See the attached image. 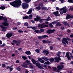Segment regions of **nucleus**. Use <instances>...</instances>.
<instances>
[{"label":"nucleus","mask_w":73,"mask_h":73,"mask_svg":"<svg viewBox=\"0 0 73 73\" xmlns=\"http://www.w3.org/2000/svg\"><path fill=\"white\" fill-rule=\"evenodd\" d=\"M21 3H22V2H21V0H15V1H13L12 2H10V4L14 7L18 8L19 7H20L21 5Z\"/></svg>","instance_id":"nucleus-1"},{"label":"nucleus","mask_w":73,"mask_h":73,"mask_svg":"<svg viewBox=\"0 0 73 73\" xmlns=\"http://www.w3.org/2000/svg\"><path fill=\"white\" fill-rule=\"evenodd\" d=\"M25 3H23L22 4V7L23 9H27L29 7V5L27 3H29L31 1V0H23Z\"/></svg>","instance_id":"nucleus-2"},{"label":"nucleus","mask_w":73,"mask_h":73,"mask_svg":"<svg viewBox=\"0 0 73 73\" xmlns=\"http://www.w3.org/2000/svg\"><path fill=\"white\" fill-rule=\"evenodd\" d=\"M13 42L17 46H19L20 44H21V43L22 42V41L20 40H13Z\"/></svg>","instance_id":"nucleus-3"},{"label":"nucleus","mask_w":73,"mask_h":73,"mask_svg":"<svg viewBox=\"0 0 73 73\" xmlns=\"http://www.w3.org/2000/svg\"><path fill=\"white\" fill-rule=\"evenodd\" d=\"M44 5V4L42 3H40L38 5V7H37L35 8V9H38V11H39L42 9V6Z\"/></svg>","instance_id":"nucleus-4"},{"label":"nucleus","mask_w":73,"mask_h":73,"mask_svg":"<svg viewBox=\"0 0 73 73\" xmlns=\"http://www.w3.org/2000/svg\"><path fill=\"white\" fill-rule=\"evenodd\" d=\"M60 11H63L62 12L60 11V15H62L63 13H65L66 12H67V10L66 8L63 7L62 8L60 9Z\"/></svg>","instance_id":"nucleus-5"},{"label":"nucleus","mask_w":73,"mask_h":73,"mask_svg":"<svg viewBox=\"0 0 73 73\" xmlns=\"http://www.w3.org/2000/svg\"><path fill=\"white\" fill-rule=\"evenodd\" d=\"M54 59L55 60V61H54V62H57V63H58L59 62H60V61L61 60L60 57H55Z\"/></svg>","instance_id":"nucleus-6"},{"label":"nucleus","mask_w":73,"mask_h":73,"mask_svg":"<svg viewBox=\"0 0 73 73\" xmlns=\"http://www.w3.org/2000/svg\"><path fill=\"white\" fill-rule=\"evenodd\" d=\"M3 20V21H5V22H7V18L6 17H4L1 16H0V20Z\"/></svg>","instance_id":"nucleus-7"},{"label":"nucleus","mask_w":73,"mask_h":73,"mask_svg":"<svg viewBox=\"0 0 73 73\" xmlns=\"http://www.w3.org/2000/svg\"><path fill=\"white\" fill-rule=\"evenodd\" d=\"M35 65H36V66H37L39 69H44V67H42V66H40V64L39 63H36Z\"/></svg>","instance_id":"nucleus-8"},{"label":"nucleus","mask_w":73,"mask_h":73,"mask_svg":"<svg viewBox=\"0 0 73 73\" xmlns=\"http://www.w3.org/2000/svg\"><path fill=\"white\" fill-rule=\"evenodd\" d=\"M64 65H61V64H59L57 66V68L58 70H62L64 68Z\"/></svg>","instance_id":"nucleus-9"},{"label":"nucleus","mask_w":73,"mask_h":73,"mask_svg":"<svg viewBox=\"0 0 73 73\" xmlns=\"http://www.w3.org/2000/svg\"><path fill=\"white\" fill-rule=\"evenodd\" d=\"M0 27L2 28V31H4V32H6L7 31V28L5 26H3V25H0Z\"/></svg>","instance_id":"nucleus-10"},{"label":"nucleus","mask_w":73,"mask_h":73,"mask_svg":"<svg viewBox=\"0 0 73 73\" xmlns=\"http://www.w3.org/2000/svg\"><path fill=\"white\" fill-rule=\"evenodd\" d=\"M40 18H41L40 17H38V15H36V18L34 19V21H39L40 20Z\"/></svg>","instance_id":"nucleus-11"},{"label":"nucleus","mask_w":73,"mask_h":73,"mask_svg":"<svg viewBox=\"0 0 73 73\" xmlns=\"http://www.w3.org/2000/svg\"><path fill=\"white\" fill-rule=\"evenodd\" d=\"M66 56L67 57L68 59L69 60H71V58L70 57V56H69V52H67L66 53Z\"/></svg>","instance_id":"nucleus-12"},{"label":"nucleus","mask_w":73,"mask_h":73,"mask_svg":"<svg viewBox=\"0 0 73 73\" xmlns=\"http://www.w3.org/2000/svg\"><path fill=\"white\" fill-rule=\"evenodd\" d=\"M38 28H41L42 29L44 28V24L42 23L41 24H39L38 25Z\"/></svg>","instance_id":"nucleus-13"},{"label":"nucleus","mask_w":73,"mask_h":73,"mask_svg":"<svg viewBox=\"0 0 73 73\" xmlns=\"http://www.w3.org/2000/svg\"><path fill=\"white\" fill-rule=\"evenodd\" d=\"M12 35H13V34L12 33H8L6 35V37L7 38H10V37L12 36Z\"/></svg>","instance_id":"nucleus-14"},{"label":"nucleus","mask_w":73,"mask_h":73,"mask_svg":"<svg viewBox=\"0 0 73 73\" xmlns=\"http://www.w3.org/2000/svg\"><path fill=\"white\" fill-rule=\"evenodd\" d=\"M42 42L43 43H44V44H48V43H51V44H52V43H53V42H52L49 40L46 41L45 40H43Z\"/></svg>","instance_id":"nucleus-15"},{"label":"nucleus","mask_w":73,"mask_h":73,"mask_svg":"<svg viewBox=\"0 0 73 73\" xmlns=\"http://www.w3.org/2000/svg\"><path fill=\"white\" fill-rule=\"evenodd\" d=\"M31 61L32 63L33 64H34V65H35V64H36L37 62H38V61H36L35 60L34 58H32L31 59Z\"/></svg>","instance_id":"nucleus-16"},{"label":"nucleus","mask_w":73,"mask_h":73,"mask_svg":"<svg viewBox=\"0 0 73 73\" xmlns=\"http://www.w3.org/2000/svg\"><path fill=\"white\" fill-rule=\"evenodd\" d=\"M73 16H71V15L69 14H68L66 17V20H68L69 19L73 18Z\"/></svg>","instance_id":"nucleus-17"},{"label":"nucleus","mask_w":73,"mask_h":73,"mask_svg":"<svg viewBox=\"0 0 73 73\" xmlns=\"http://www.w3.org/2000/svg\"><path fill=\"white\" fill-rule=\"evenodd\" d=\"M49 61L51 63H53L54 61V58H50L49 59Z\"/></svg>","instance_id":"nucleus-18"},{"label":"nucleus","mask_w":73,"mask_h":73,"mask_svg":"<svg viewBox=\"0 0 73 73\" xmlns=\"http://www.w3.org/2000/svg\"><path fill=\"white\" fill-rule=\"evenodd\" d=\"M2 24L4 26H8L9 25V23L7 22H3Z\"/></svg>","instance_id":"nucleus-19"},{"label":"nucleus","mask_w":73,"mask_h":73,"mask_svg":"<svg viewBox=\"0 0 73 73\" xmlns=\"http://www.w3.org/2000/svg\"><path fill=\"white\" fill-rule=\"evenodd\" d=\"M32 12V8L30 9L29 11L27 12L28 15H30Z\"/></svg>","instance_id":"nucleus-20"},{"label":"nucleus","mask_w":73,"mask_h":73,"mask_svg":"<svg viewBox=\"0 0 73 73\" xmlns=\"http://www.w3.org/2000/svg\"><path fill=\"white\" fill-rule=\"evenodd\" d=\"M62 53V52L61 51H58V52L56 53V55L58 57H61V56H60V54Z\"/></svg>","instance_id":"nucleus-21"},{"label":"nucleus","mask_w":73,"mask_h":73,"mask_svg":"<svg viewBox=\"0 0 73 73\" xmlns=\"http://www.w3.org/2000/svg\"><path fill=\"white\" fill-rule=\"evenodd\" d=\"M25 64H26L27 65H31L30 61L28 60H27L25 62Z\"/></svg>","instance_id":"nucleus-22"},{"label":"nucleus","mask_w":73,"mask_h":73,"mask_svg":"<svg viewBox=\"0 0 73 73\" xmlns=\"http://www.w3.org/2000/svg\"><path fill=\"white\" fill-rule=\"evenodd\" d=\"M43 52L46 53V55H48V54L49 53V51L46 50H43Z\"/></svg>","instance_id":"nucleus-23"},{"label":"nucleus","mask_w":73,"mask_h":73,"mask_svg":"<svg viewBox=\"0 0 73 73\" xmlns=\"http://www.w3.org/2000/svg\"><path fill=\"white\" fill-rule=\"evenodd\" d=\"M24 64H25V65L22 64V67H23V68H28V66L27 65V64H24Z\"/></svg>","instance_id":"nucleus-24"},{"label":"nucleus","mask_w":73,"mask_h":73,"mask_svg":"<svg viewBox=\"0 0 73 73\" xmlns=\"http://www.w3.org/2000/svg\"><path fill=\"white\" fill-rule=\"evenodd\" d=\"M44 65H50V64H51V63L49 61H47L44 62Z\"/></svg>","instance_id":"nucleus-25"},{"label":"nucleus","mask_w":73,"mask_h":73,"mask_svg":"<svg viewBox=\"0 0 73 73\" xmlns=\"http://www.w3.org/2000/svg\"><path fill=\"white\" fill-rule=\"evenodd\" d=\"M63 40H64L66 44H68L69 43V41H68L65 38H63Z\"/></svg>","instance_id":"nucleus-26"},{"label":"nucleus","mask_w":73,"mask_h":73,"mask_svg":"<svg viewBox=\"0 0 73 73\" xmlns=\"http://www.w3.org/2000/svg\"><path fill=\"white\" fill-rule=\"evenodd\" d=\"M25 53L27 54V55L31 54V53L29 51H27L25 52Z\"/></svg>","instance_id":"nucleus-27"},{"label":"nucleus","mask_w":73,"mask_h":73,"mask_svg":"<svg viewBox=\"0 0 73 73\" xmlns=\"http://www.w3.org/2000/svg\"><path fill=\"white\" fill-rule=\"evenodd\" d=\"M34 32L35 33H41V32L40 31H39L38 30H36L34 31Z\"/></svg>","instance_id":"nucleus-28"},{"label":"nucleus","mask_w":73,"mask_h":73,"mask_svg":"<svg viewBox=\"0 0 73 73\" xmlns=\"http://www.w3.org/2000/svg\"><path fill=\"white\" fill-rule=\"evenodd\" d=\"M5 9V7L4 5L0 7V9H2V10H4Z\"/></svg>","instance_id":"nucleus-29"},{"label":"nucleus","mask_w":73,"mask_h":73,"mask_svg":"<svg viewBox=\"0 0 73 73\" xmlns=\"http://www.w3.org/2000/svg\"><path fill=\"white\" fill-rule=\"evenodd\" d=\"M22 58L24 60H27L28 59V58L27 57L25 56H22Z\"/></svg>","instance_id":"nucleus-30"},{"label":"nucleus","mask_w":73,"mask_h":73,"mask_svg":"<svg viewBox=\"0 0 73 73\" xmlns=\"http://www.w3.org/2000/svg\"><path fill=\"white\" fill-rule=\"evenodd\" d=\"M61 25V24L59 22H58L56 24V27H57V26H59V27H60Z\"/></svg>","instance_id":"nucleus-31"},{"label":"nucleus","mask_w":73,"mask_h":73,"mask_svg":"<svg viewBox=\"0 0 73 73\" xmlns=\"http://www.w3.org/2000/svg\"><path fill=\"white\" fill-rule=\"evenodd\" d=\"M23 20H24L25 19H29V17L27 16H25V17H23Z\"/></svg>","instance_id":"nucleus-32"},{"label":"nucleus","mask_w":73,"mask_h":73,"mask_svg":"<svg viewBox=\"0 0 73 73\" xmlns=\"http://www.w3.org/2000/svg\"><path fill=\"white\" fill-rule=\"evenodd\" d=\"M50 17H48L47 19H44V20L45 21H49L50 20Z\"/></svg>","instance_id":"nucleus-33"},{"label":"nucleus","mask_w":73,"mask_h":73,"mask_svg":"<svg viewBox=\"0 0 73 73\" xmlns=\"http://www.w3.org/2000/svg\"><path fill=\"white\" fill-rule=\"evenodd\" d=\"M52 13H53V14H54V15H58V11H57L55 12H53Z\"/></svg>","instance_id":"nucleus-34"},{"label":"nucleus","mask_w":73,"mask_h":73,"mask_svg":"<svg viewBox=\"0 0 73 73\" xmlns=\"http://www.w3.org/2000/svg\"><path fill=\"white\" fill-rule=\"evenodd\" d=\"M42 10H48V9H47V8L45 7H42Z\"/></svg>","instance_id":"nucleus-35"},{"label":"nucleus","mask_w":73,"mask_h":73,"mask_svg":"<svg viewBox=\"0 0 73 73\" xmlns=\"http://www.w3.org/2000/svg\"><path fill=\"white\" fill-rule=\"evenodd\" d=\"M17 70H18V71H20L21 70V69L20 68V66H19L17 68Z\"/></svg>","instance_id":"nucleus-36"},{"label":"nucleus","mask_w":73,"mask_h":73,"mask_svg":"<svg viewBox=\"0 0 73 73\" xmlns=\"http://www.w3.org/2000/svg\"><path fill=\"white\" fill-rule=\"evenodd\" d=\"M30 28H31L32 29H33L34 30H36V29H37V27H31Z\"/></svg>","instance_id":"nucleus-37"},{"label":"nucleus","mask_w":73,"mask_h":73,"mask_svg":"<svg viewBox=\"0 0 73 73\" xmlns=\"http://www.w3.org/2000/svg\"><path fill=\"white\" fill-rule=\"evenodd\" d=\"M32 17H33V15H29V19H32Z\"/></svg>","instance_id":"nucleus-38"},{"label":"nucleus","mask_w":73,"mask_h":73,"mask_svg":"<svg viewBox=\"0 0 73 73\" xmlns=\"http://www.w3.org/2000/svg\"><path fill=\"white\" fill-rule=\"evenodd\" d=\"M47 33L48 34H51V30H48L47 31Z\"/></svg>","instance_id":"nucleus-39"},{"label":"nucleus","mask_w":73,"mask_h":73,"mask_svg":"<svg viewBox=\"0 0 73 73\" xmlns=\"http://www.w3.org/2000/svg\"><path fill=\"white\" fill-rule=\"evenodd\" d=\"M49 26L50 27V28H53V25L52 24V23H50L49 24Z\"/></svg>","instance_id":"nucleus-40"},{"label":"nucleus","mask_w":73,"mask_h":73,"mask_svg":"<svg viewBox=\"0 0 73 73\" xmlns=\"http://www.w3.org/2000/svg\"><path fill=\"white\" fill-rule=\"evenodd\" d=\"M18 32L19 33H23V31H22V30H20L18 31Z\"/></svg>","instance_id":"nucleus-41"},{"label":"nucleus","mask_w":73,"mask_h":73,"mask_svg":"<svg viewBox=\"0 0 73 73\" xmlns=\"http://www.w3.org/2000/svg\"><path fill=\"white\" fill-rule=\"evenodd\" d=\"M35 52H36V53H38L40 52V50H39V49H36L35 50Z\"/></svg>","instance_id":"nucleus-42"},{"label":"nucleus","mask_w":73,"mask_h":73,"mask_svg":"<svg viewBox=\"0 0 73 73\" xmlns=\"http://www.w3.org/2000/svg\"><path fill=\"white\" fill-rule=\"evenodd\" d=\"M73 0H68V3H73Z\"/></svg>","instance_id":"nucleus-43"},{"label":"nucleus","mask_w":73,"mask_h":73,"mask_svg":"<svg viewBox=\"0 0 73 73\" xmlns=\"http://www.w3.org/2000/svg\"><path fill=\"white\" fill-rule=\"evenodd\" d=\"M54 32H55V29L51 30V33H53Z\"/></svg>","instance_id":"nucleus-44"},{"label":"nucleus","mask_w":73,"mask_h":73,"mask_svg":"<svg viewBox=\"0 0 73 73\" xmlns=\"http://www.w3.org/2000/svg\"><path fill=\"white\" fill-rule=\"evenodd\" d=\"M43 38H46V37H48V36L46 35H44L42 36Z\"/></svg>","instance_id":"nucleus-45"},{"label":"nucleus","mask_w":73,"mask_h":73,"mask_svg":"<svg viewBox=\"0 0 73 73\" xmlns=\"http://www.w3.org/2000/svg\"><path fill=\"white\" fill-rule=\"evenodd\" d=\"M38 39H42L43 38V37L42 36H38Z\"/></svg>","instance_id":"nucleus-46"},{"label":"nucleus","mask_w":73,"mask_h":73,"mask_svg":"<svg viewBox=\"0 0 73 73\" xmlns=\"http://www.w3.org/2000/svg\"><path fill=\"white\" fill-rule=\"evenodd\" d=\"M63 24L64 25H68V23L66 22H64L63 23Z\"/></svg>","instance_id":"nucleus-47"},{"label":"nucleus","mask_w":73,"mask_h":73,"mask_svg":"<svg viewBox=\"0 0 73 73\" xmlns=\"http://www.w3.org/2000/svg\"><path fill=\"white\" fill-rule=\"evenodd\" d=\"M38 60L39 61H40V62L41 61V60H42V59L41 58H38Z\"/></svg>","instance_id":"nucleus-48"},{"label":"nucleus","mask_w":73,"mask_h":73,"mask_svg":"<svg viewBox=\"0 0 73 73\" xmlns=\"http://www.w3.org/2000/svg\"><path fill=\"white\" fill-rule=\"evenodd\" d=\"M6 65H5V64H2V68H5V67Z\"/></svg>","instance_id":"nucleus-49"},{"label":"nucleus","mask_w":73,"mask_h":73,"mask_svg":"<svg viewBox=\"0 0 73 73\" xmlns=\"http://www.w3.org/2000/svg\"><path fill=\"white\" fill-rule=\"evenodd\" d=\"M66 39L67 41H70V39L68 37H67Z\"/></svg>","instance_id":"nucleus-50"},{"label":"nucleus","mask_w":73,"mask_h":73,"mask_svg":"<svg viewBox=\"0 0 73 73\" xmlns=\"http://www.w3.org/2000/svg\"><path fill=\"white\" fill-rule=\"evenodd\" d=\"M29 67L30 68H31V69H33V66L32 65H30L29 66Z\"/></svg>","instance_id":"nucleus-51"},{"label":"nucleus","mask_w":73,"mask_h":73,"mask_svg":"<svg viewBox=\"0 0 73 73\" xmlns=\"http://www.w3.org/2000/svg\"><path fill=\"white\" fill-rule=\"evenodd\" d=\"M28 23H26L24 24V25L25 26H28Z\"/></svg>","instance_id":"nucleus-52"},{"label":"nucleus","mask_w":73,"mask_h":73,"mask_svg":"<svg viewBox=\"0 0 73 73\" xmlns=\"http://www.w3.org/2000/svg\"><path fill=\"white\" fill-rule=\"evenodd\" d=\"M62 43H63V44H65V45H66V42H64V40H62Z\"/></svg>","instance_id":"nucleus-53"},{"label":"nucleus","mask_w":73,"mask_h":73,"mask_svg":"<svg viewBox=\"0 0 73 73\" xmlns=\"http://www.w3.org/2000/svg\"><path fill=\"white\" fill-rule=\"evenodd\" d=\"M50 50H52L53 49V47L52 46H50Z\"/></svg>","instance_id":"nucleus-54"},{"label":"nucleus","mask_w":73,"mask_h":73,"mask_svg":"<svg viewBox=\"0 0 73 73\" xmlns=\"http://www.w3.org/2000/svg\"><path fill=\"white\" fill-rule=\"evenodd\" d=\"M44 61H49V59H48L47 58H46L44 59Z\"/></svg>","instance_id":"nucleus-55"},{"label":"nucleus","mask_w":73,"mask_h":73,"mask_svg":"<svg viewBox=\"0 0 73 73\" xmlns=\"http://www.w3.org/2000/svg\"><path fill=\"white\" fill-rule=\"evenodd\" d=\"M5 46V44L3 43L2 45L1 46V47H4V46Z\"/></svg>","instance_id":"nucleus-56"},{"label":"nucleus","mask_w":73,"mask_h":73,"mask_svg":"<svg viewBox=\"0 0 73 73\" xmlns=\"http://www.w3.org/2000/svg\"><path fill=\"white\" fill-rule=\"evenodd\" d=\"M41 63H42V64H43V63H44L45 62V61L44 60H41L40 62Z\"/></svg>","instance_id":"nucleus-57"},{"label":"nucleus","mask_w":73,"mask_h":73,"mask_svg":"<svg viewBox=\"0 0 73 73\" xmlns=\"http://www.w3.org/2000/svg\"><path fill=\"white\" fill-rule=\"evenodd\" d=\"M40 32H44V30L43 29H40Z\"/></svg>","instance_id":"nucleus-58"},{"label":"nucleus","mask_w":73,"mask_h":73,"mask_svg":"<svg viewBox=\"0 0 73 73\" xmlns=\"http://www.w3.org/2000/svg\"><path fill=\"white\" fill-rule=\"evenodd\" d=\"M44 28H46V27H48V25L44 24Z\"/></svg>","instance_id":"nucleus-59"},{"label":"nucleus","mask_w":73,"mask_h":73,"mask_svg":"<svg viewBox=\"0 0 73 73\" xmlns=\"http://www.w3.org/2000/svg\"><path fill=\"white\" fill-rule=\"evenodd\" d=\"M52 69L53 70H56L57 69L55 67H52Z\"/></svg>","instance_id":"nucleus-60"},{"label":"nucleus","mask_w":73,"mask_h":73,"mask_svg":"<svg viewBox=\"0 0 73 73\" xmlns=\"http://www.w3.org/2000/svg\"><path fill=\"white\" fill-rule=\"evenodd\" d=\"M10 72H11L13 70V68H10Z\"/></svg>","instance_id":"nucleus-61"},{"label":"nucleus","mask_w":73,"mask_h":73,"mask_svg":"<svg viewBox=\"0 0 73 73\" xmlns=\"http://www.w3.org/2000/svg\"><path fill=\"white\" fill-rule=\"evenodd\" d=\"M10 66H7L6 67V69H10Z\"/></svg>","instance_id":"nucleus-62"},{"label":"nucleus","mask_w":73,"mask_h":73,"mask_svg":"<svg viewBox=\"0 0 73 73\" xmlns=\"http://www.w3.org/2000/svg\"><path fill=\"white\" fill-rule=\"evenodd\" d=\"M56 9L57 10V11H58V10H59L60 9L57 7H56Z\"/></svg>","instance_id":"nucleus-63"},{"label":"nucleus","mask_w":73,"mask_h":73,"mask_svg":"<svg viewBox=\"0 0 73 73\" xmlns=\"http://www.w3.org/2000/svg\"><path fill=\"white\" fill-rule=\"evenodd\" d=\"M25 73H29V71L27 70H26L25 72Z\"/></svg>","instance_id":"nucleus-64"}]
</instances>
